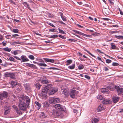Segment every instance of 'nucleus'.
Instances as JSON below:
<instances>
[{"mask_svg":"<svg viewBox=\"0 0 123 123\" xmlns=\"http://www.w3.org/2000/svg\"><path fill=\"white\" fill-rule=\"evenodd\" d=\"M52 85L51 84H48L46 85L45 87H43L41 92V94L42 96H45L48 92H49V95L53 94L55 92L57 91L58 89L57 88H52Z\"/></svg>","mask_w":123,"mask_h":123,"instance_id":"nucleus-1","label":"nucleus"},{"mask_svg":"<svg viewBox=\"0 0 123 123\" xmlns=\"http://www.w3.org/2000/svg\"><path fill=\"white\" fill-rule=\"evenodd\" d=\"M19 102L18 106L19 109L21 110L24 111L26 108V104L25 101V97L22 96L20 97Z\"/></svg>","mask_w":123,"mask_h":123,"instance_id":"nucleus-2","label":"nucleus"},{"mask_svg":"<svg viewBox=\"0 0 123 123\" xmlns=\"http://www.w3.org/2000/svg\"><path fill=\"white\" fill-rule=\"evenodd\" d=\"M100 100L103 104H110L111 103L112 101L110 100L107 99L105 98L102 95H100Z\"/></svg>","mask_w":123,"mask_h":123,"instance_id":"nucleus-3","label":"nucleus"},{"mask_svg":"<svg viewBox=\"0 0 123 123\" xmlns=\"http://www.w3.org/2000/svg\"><path fill=\"white\" fill-rule=\"evenodd\" d=\"M60 101V99L59 98H52L49 99V102L51 104H54L57 103H59Z\"/></svg>","mask_w":123,"mask_h":123,"instance_id":"nucleus-4","label":"nucleus"},{"mask_svg":"<svg viewBox=\"0 0 123 123\" xmlns=\"http://www.w3.org/2000/svg\"><path fill=\"white\" fill-rule=\"evenodd\" d=\"M41 83L44 84H47L49 82L46 77L44 76H42L39 79Z\"/></svg>","mask_w":123,"mask_h":123,"instance_id":"nucleus-5","label":"nucleus"},{"mask_svg":"<svg viewBox=\"0 0 123 123\" xmlns=\"http://www.w3.org/2000/svg\"><path fill=\"white\" fill-rule=\"evenodd\" d=\"M55 108L57 110L65 111V107L63 106L62 105L59 104H56L55 105Z\"/></svg>","mask_w":123,"mask_h":123,"instance_id":"nucleus-6","label":"nucleus"},{"mask_svg":"<svg viewBox=\"0 0 123 123\" xmlns=\"http://www.w3.org/2000/svg\"><path fill=\"white\" fill-rule=\"evenodd\" d=\"M78 92L75 90H71L69 93L70 96L72 98H75Z\"/></svg>","mask_w":123,"mask_h":123,"instance_id":"nucleus-7","label":"nucleus"},{"mask_svg":"<svg viewBox=\"0 0 123 123\" xmlns=\"http://www.w3.org/2000/svg\"><path fill=\"white\" fill-rule=\"evenodd\" d=\"M8 95L7 92L5 91H4L3 92L0 94V99L1 100H3L4 98H6Z\"/></svg>","mask_w":123,"mask_h":123,"instance_id":"nucleus-8","label":"nucleus"},{"mask_svg":"<svg viewBox=\"0 0 123 123\" xmlns=\"http://www.w3.org/2000/svg\"><path fill=\"white\" fill-rule=\"evenodd\" d=\"M62 93L64 94L65 96L68 97V91L66 88H64V87L62 86L61 88Z\"/></svg>","mask_w":123,"mask_h":123,"instance_id":"nucleus-9","label":"nucleus"},{"mask_svg":"<svg viewBox=\"0 0 123 123\" xmlns=\"http://www.w3.org/2000/svg\"><path fill=\"white\" fill-rule=\"evenodd\" d=\"M115 88L116 91L117 92L118 94H121L123 92V88H120V87L117 86H115Z\"/></svg>","mask_w":123,"mask_h":123,"instance_id":"nucleus-10","label":"nucleus"},{"mask_svg":"<svg viewBox=\"0 0 123 123\" xmlns=\"http://www.w3.org/2000/svg\"><path fill=\"white\" fill-rule=\"evenodd\" d=\"M25 99L26 102V106L27 107H28L30 103L31 100L29 97L27 96H25Z\"/></svg>","mask_w":123,"mask_h":123,"instance_id":"nucleus-11","label":"nucleus"},{"mask_svg":"<svg viewBox=\"0 0 123 123\" xmlns=\"http://www.w3.org/2000/svg\"><path fill=\"white\" fill-rule=\"evenodd\" d=\"M12 107L15 110L18 114L20 115L22 114V112L19 110H18V108L15 105H13Z\"/></svg>","mask_w":123,"mask_h":123,"instance_id":"nucleus-12","label":"nucleus"},{"mask_svg":"<svg viewBox=\"0 0 123 123\" xmlns=\"http://www.w3.org/2000/svg\"><path fill=\"white\" fill-rule=\"evenodd\" d=\"M43 59L44 61L45 62H50L52 63H53L55 62V60L53 59L46 58H43Z\"/></svg>","mask_w":123,"mask_h":123,"instance_id":"nucleus-13","label":"nucleus"},{"mask_svg":"<svg viewBox=\"0 0 123 123\" xmlns=\"http://www.w3.org/2000/svg\"><path fill=\"white\" fill-rule=\"evenodd\" d=\"M110 11L108 8H104L103 10V12L104 14L105 13L106 14L109 15L110 13Z\"/></svg>","mask_w":123,"mask_h":123,"instance_id":"nucleus-14","label":"nucleus"},{"mask_svg":"<svg viewBox=\"0 0 123 123\" xmlns=\"http://www.w3.org/2000/svg\"><path fill=\"white\" fill-rule=\"evenodd\" d=\"M54 115L55 117H61L62 116V114L60 112L57 111L55 112Z\"/></svg>","mask_w":123,"mask_h":123,"instance_id":"nucleus-15","label":"nucleus"},{"mask_svg":"<svg viewBox=\"0 0 123 123\" xmlns=\"http://www.w3.org/2000/svg\"><path fill=\"white\" fill-rule=\"evenodd\" d=\"M100 91L102 92L103 93H106L108 94L109 93V91L108 89L105 88H102L101 90Z\"/></svg>","mask_w":123,"mask_h":123,"instance_id":"nucleus-16","label":"nucleus"},{"mask_svg":"<svg viewBox=\"0 0 123 123\" xmlns=\"http://www.w3.org/2000/svg\"><path fill=\"white\" fill-rule=\"evenodd\" d=\"M119 98V97L114 96L112 98V101L114 103H116L118 101Z\"/></svg>","mask_w":123,"mask_h":123,"instance_id":"nucleus-17","label":"nucleus"},{"mask_svg":"<svg viewBox=\"0 0 123 123\" xmlns=\"http://www.w3.org/2000/svg\"><path fill=\"white\" fill-rule=\"evenodd\" d=\"M21 59L22 60V61L23 62L28 61H29V60L25 56L22 55L21 56Z\"/></svg>","mask_w":123,"mask_h":123,"instance_id":"nucleus-18","label":"nucleus"},{"mask_svg":"<svg viewBox=\"0 0 123 123\" xmlns=\"http://www.w3.org/2000/svg\"><path fill=\"white\" fill-rule=\"evenodd\" d=\"M10 109L7 107H5V112L4 114L5 115H6L10 111Z\"/></svg>","mask_w":123,"mask_h":123,"instance_id":"nucleus-19","label":"nucleus"},{"mask_svg":"<svg viewBox=\"0 0 123 123\" xmlns=\"http://www.w3.org/2000/svg\"><path fill=\"white\" fill-rule=\"evenodd\" d=\"M24 86L26 90H29L31 88L30 85L29 84L26 83L24 85Z\"/></svg>","mask_w":123,"mask_h":123,"instance_id":"nucleus-20","label":"nucleus"},{"mask_svg":"<svg viewBox=\"0 0 123 123\" xmlns=\"http://www.w3.org/2000/svg\"><path fill=\"white\" fill-rule=\"evenodd\" d=\"M22 4L26 8H27L31 10V9L29 6V4L27 3L26 2H22Z\"/></svg>","mask_w":123,"mask_h":123,"instance_id":"nucleus-21","label":"nucleus"},{"mask_svg":"<svg viewBox=\"0 0 123 123\" xmlns=\"http://www.w3.org/2000/svg\"><path fill=\"white\" fill-rule=\"evenodd\" d=\"M34 86L37 89L39 90L42 85L38 83L34 84Z\"/></svg>","mask_w":123,"mask_h":123,"instance_id":"nucleus-22","label":"nucleus"},{"mask_svg":"<svg viewBox=\"0 0 123 123\" xmlns=\"http://www.w3.org/2000/svg\"><path fill=\"white\" fill-rule=\"evenodd\" d=\"M35 104L36 105L38 106L37 109L38 110L40 109L41 106V104L37 101L35 102Z\"/></svg>","mask_w":123,"mask_h":123,"instance_id":"nucleus-23","label":"nucleus"},{"mask_svg":"<svg viewBox=\"0 0 123 123\" xmlns=\"http://www.w3.org/2000/svg\"><path fill=\"white\" fill-rule=\"evenodd\" d=\"M98 121V119L93 118H92V123H97Z\"/></svg>","mask_w":123,"mask_h":123,"instance_id":"nucleus-24","label":"nucleus"},{"mask_svg":"<svg viewBox=\"0 0 123 123\" xmlns=\"http://www.w3.org/2000/svg\"><path fill=\"white\" fill-rule=\"evenodd\" d=\"M49 104L47 101H45L43 104V107L44 108H46L49 106Z\"/></svg>","mask_w":123,"mask_h":123,"instance_id":"nucleus-25","label":"nucleus"},{"mask_svg":"<svg viewBox=\"0 0 123 123\" xmlns=\"http://www.w3.org/2000/svg\"><path fill=\"white\" fill-rule=\"evenodd\" d=\"M73 31L74 32L76 33H77L78 34H79L83 36H84V35H85V34L83 33H82L81 32H80L78 31H77V30H73Z\"/></svg>","mask_w":123,"mask_h":123,"instance_id":"nucleus-26","label":"nucleus"},{"mask_svg":"<svg viewBox=\"0 0 123 123\" xmlns=\"http://www.w3.org/2000/svg\"><path fill=\"white\" fill-rule=\"evenodd\" d=\"M66 62L67 63L66 65L68 66L72 62V61L71 60H68Z\"/></svg>","mask_w":123,"mask_h":123,"instance_id":"nucleus-27","label":"nucleus"},{"mask_svg":"<svg viewBox=\"0 0 123 123\" xmlns=\"http://www.w3.org/2000/svg\"><path fill=\"white\" fill-rule=\"evenodd\" d=\"M11 73L9 72H6L4 74L5 76L6 77H10Z\"/></svg>","mask_w":123,"mask_h":123,"instance_id":"nucleus-28","label":"nucleus"},{"mask_svg":"<svg viewBox=\"0 0 123 123\" xmlns=\"http://www.w3.org/2000/svg\"><path fill=\"white\" fill-rule=\"evenodd\" d=\"M111 48L112 49H117V47L115 45H113V43H112L111 44Z\"/></svg>","mask_w":123,"mask_h":123,"instance_id":"nucleus-29","label":"nucleus"},{"mask_svg":"<svg viewBox=\"0 0 123 123\" xmlns=\"http://www.w3.org/2000/svg\"><path fill=\"white\" fill-rule=\"evenodd\" d=\"M78 67L79 70H81L84 68V66L83 65L80 64L78 66Z\"/></svg>","mask_w":123,"mask_h":123,"instance_id":"nucleus-30","label":"nucleus"},{"mask_svg":"<svg viewBox=\"0 0 123 123\" xmlns=\"http://www.w3.org/2000/svg\"><path fill=\"white\" fill-rule=\"evenodd\" d=\"M75 66V64H72V65L71 66H68V68L71 69H72L74 68Z\"/></svg>","mask_w":123,"mask_h":123,"instance_id":"nucleus-31","label":"nucleus"},{"mask_svg":"<svg viewBox=\"0 0 123 123\" xmlns=\"http://www.w3.org/2000/svg\"><path fill=\"white\" fill-rule=\"evenodd\" d=\"M37 64L39 65V66H46L47 65L45 63H37Z\"/></svg>","mask_w":123,"mask_h":123,"instance_id":"nucleus-32","label":"nucleus"},{"mask_svg":"<svg viewBox=\"0 0 123 123\" xmlns=\"http://www.w3.org/2000/svg\"><path fill=\"white\" fill-rule=\"evenodd\" d=\"M11 84L13 86H15L17 85V82L15 81H11Z\"/></svg>","mask_w":123,"mask_h":123,"instance_id":"nucleus-33","label":"nucleus"},{"mask_svg":"<svg viewBox=\"0 0 123 123\" xmlns=\"http://www.w3.org/2000/svg\"><path fill=\"white\" fill-rule=\"evenodd\" d=\"M10 78L12 79H14L15 78V76L14 74L13 73H10Z\"/></svg>","mask_w":123,"mask_h":123,"instance_id":"nucleus-34","label":"nucleus"},{"mask_svg":"<svg viewBox=\"0 0 123 123\" xmlns=\"http://www.w3.org/2000/svg\"><path fill=\"white\" fill-rule=\"evenodd\" d=\"M115 37L116 38L118 39H123V36H117L116 35H115Z\"/></svg>","mask_w":123,"mask_h":123,"instance_id":"nucleus-35","label":"nucleus"},{"mask_svg":"<svg viewBox=\"0 0 123 123\" xmlns=\"http://www.w3.org/2000/svg\"><path fill=\"white\" fill-rule=\"evenodd\" d=\"M11 49H9L8 47H6L4 48L3 50L8 52H10L11 50Z\"/></svg>","mask_w":123,"mask_h":123,"instance_id":"nucleus-36","label":"nucleus"},{"mask_svg":"<svg viewBox=\"0 0 123 123\" xmlns=\"http://www.w3.org/2000/svg\"><path fill=\"white\" fill-rule=\"evenodd\" d=\"M58 29L59 31V33L65 34V32L63 30L61 29L60 28H58Z\"/></svg>","mask_w":123,"mask_h":123,"instance_id":"nucleus-37","label":"nucleus"},{"mask_svg":"<svg viewBox=\"0 0 123 123\" xmlns=\"http://www.w3.org/2000/svg\"><path fill=\"white\" fill-rule=\"evenodd\" d=\"M107 89H109L111 91H113L114 90V88L111 87L110 86H108L107 87Z\"/></svg>","mask_w":123,"mask_h":123,"instance_id":"nucleus-38","label":"nucleus"},{"mask_svg":"<svg viewBox=\"0 0 123 123\" xmlns=\"http://www.w3.org/2000/svg\"><path fill=\"white\" fill-rule=\"evenodd\" d=\"M29 57L32 60H33L35 58L34 56L31 55H30L29 56Z\"/></svg>","mask_w":123,"mask_h":123,"instance_id":"nucleus-39","label":"nucleus"},{"mask_svg":"<svg viewBox=\"0 0 123 123\" xmlns=\"http://www.w3.org/2000/svg\"><path fill=\"white\" fill-rule=\"evenodd\" d=\"M12 31L14 33H18V30L17 29H13Z\"/></svg>","mask_w":123,"mask_h":123,"instance_id":"nucleus-40","label":"nucleus"},{"mask_svg":"<svg viewBox=\"0 0 123 123\" xmlns=\"http://www.w3.org/2000/svg\"><path fill=\"white\" fill-rule=\"evenodd\" d=\"M27 64H28V66L29 67H30L34 68L35 66V65L33 64H31L29 63H28Z\"/></svg>","mask_w":123,"mask_h":123,"instance_id":"nucleus-41","label":"nucleus"},{"mask_svg":"<svg viewBox=\"0 0 123 123\" xmlns=\"http://www.w3.org/2000/svg\"><path fill=\"white\" fill-rule=\"evenodd\" d=\"M58 36L60 38H62L64 39H65L66 38V37H65L61 35H59Z\"/></svg>","mask_w":123,"mask_h":123,"instance_id":"nucleus-42","label":"nucleus"},{"mask_svg":"<svg viewBox=\"0 0 123 123\" xmlns=\"http://www.w3.org/2000/svg\"><path fill=\"white\" fill-rule=\"evenodd\" d=\"M58 36L56 35H54L52 36H50V37H49L50 38H55L57 37H58Z\"/></svg>","mask_w":123,"mask_h":123,"instance_id":"nucleus-43","label":"nucleus"},{"mask_svg":"<svg viewBox=\"0 0 123 123\" xmlns=\"http://www.w3.org/2000/svg\"><path fill=\"white\" fill-rule=\"evenodd\" d=\"M15 96L14 95H11V98L13 100H15Z\"/></svg>","mask_w":123,"mask_h":123,"instance_id":"nucleus-44","label":"nucleus"},{"mask_svg":"<svg viewBox=\"0 0 123 123\" xmlns=\"http://www.w3.org/2000/svg\"><path fill=\"white\" fill-rule=\"evenodd\" d=\"M49 32H55L56 31L55 30V29H49Z\"/></svg>","mask_w":123,"mask_h":123,"instance_id":"nucleus-45","label":"nucleus"},{"mask_svg":"<svg viewBox=\"0 0 123 123\" xmlns=\"http://www.w3.org/2000/svg\"><path fill=\"white\" fill-rule=\"evenodd\" d=\"M118 64L116 62H113L112 63V65L114 66H117L118 65Z\"/></svg>","mask_w":123,"mask_h":123,"instance_id":"nucleus-46","label":"nucleus"},{"mask_svg":"<svg viewBox=\"0 0 123 123\" xmlns=\"http://www.w3.org/2000/svg\"><path fill=\"white\" fill-rule=\"evenodd\" d=\"M9 60L11 61H14L15 59L13 57H11L9 58Z\"/></svg>","mask_w":123,"mask_h":123,"instance_id":"nucleus-47","label":"nucleus"},{"mask_svg":"<svg viewBox=\"0 0 123 123\" xmlns=\"http://www.w3.org/2000/svg\"><path fill=\"white\" fill-rule=\"evenodd\" d=\"M41 115L44 118L45 117V114L43 112H41Z\"/></svg>","mask_w":123,"mask_h":123,"instance_id":"nucleus-48","label":"nucleus"},{"mask_svg":"<svg viewBox=\"0 0 123 123\" xmlns=\"http://www.w3.org/2000/svg\"><path fill=\"white\" fill-rule=\"evenodd\" d=\"M106 62L107 63H109L111 62V61L109 59H107L106 60Z\"/></svg>","mask_w":123,"mask_h":123,"instance_id":"nucleus-49","label":"nucleus"},{"mask_svg":"<svg viewBox=\"0 0 123 123\" xmlns=\"http://www.w3.org/2000/svg\"><path fill=\"white\" fill-rule=\"evenodd\" d=\"M62 20L64 21H66L67 20L65 18V16H64L62 17L61 18Z\"/></svg>","mask_w":123,"mask_h":123,"instance_id":"nucleus-50","label":"nucleus"},{"mask_svg":"<svg viewBox=\"0 0 123 123\" xmlns=\"http://www.w3.org/2000/svg\"><path fill=\"white\" fill-rule=\"evenodd\" d=\"M48 17L49 18H52L53 17V15L51 13H49L48 14Z\"/></svg>","mask_w":123,"mask_h":123,"instance_id":"nucleus-51","label":"nucleus"},{"mask_svg":"<svg viewBox=\"0 0 123 123\" xmlns=\"http://www.w3.org/2000/svg\"><path fill=\"white\" fill-rule=\"evenodd\" d=\"M85 77L88 80H89L90 79V77L88 76L85 75Z\"/></svg>","mask_w":123,"mask_h":123,"instance_id":"nucleus-52","label":"nucleus"},{"mask_svg":"<svg viewBox=\"0 0 123 123\" xmlns=\"http://www.w3.org/2000/svg\"><path fill=\"white\" fill-rule=\"evenodd\" d=\"M68 41H69L71 42H75V40L71 39H68Z\"/></svg>","mask_w":123,"mask_h":123,"instance_id":"nucleus-53","label":"nucleus"},{"mask_svg":"<svg viewBox=\"0 0 123 123\" xmlns=\"http://www.w3.org/2000/svg\"><path fill=\"white\" fill-rule=\"evenodd\" d=\"M86 51L87 53L89 54L92 56L93 57H94V56L93 55H92L91 53H90L88 51L86 50Z\"/></svg>","mask_w":123,"mask_h":123,"instance_id":"nucleus-54","label":"nucleus"},{"mask_svg":"<svg viewBox=\"0 0 123 123\" xmlns=\"http://www.w3.org/2000/svg\"><path fill=\"white\" fill-rule=\"evenodd\" d=\"M14 57L16 59H17L18 60H21V59H20V58H19L17 56H14Z\"/></svg>","mask_w":123,"mask_h":123,"instance_id":"nucleus-55","label":"nucleus"},{"mask_svg":"<svg viewBox=\"0 0 123 123\" xmlns=\"http://www.w3.org/2000/svg\"><path fill=\"white\" fill-rule=\"evenodd\" d=\"M109 2L112 5L114 3L112 2V0H108Z\"/></svg>","mask_w":123,"mask_h":123,"instance_id":"nucleus-56","label":"nucleus"},{"mask_svg":"<svg viewBox=\"0 0 123 123\" xmlns=\"http://www.w3.org/2000/svg\"><path fill=\"white\" fill-rule=\"evenodd\" d=\"M118 33V31H111V34H113L114 33Z\"/></svg>","mask_w":123,"mask_h":123,"instance_id":"nucleus-57","label":"nucleus"},{"mask_svg":"<svg viewBox=\"0 0 123 123\" xmlns=\"http://www.w3.org/2000/svg\"><path fill=\"white\" fill-rule=\"evenodd\" d=\"M14 54L15 55H17L18 53L16 51H13Z\"/></svg>","mask_w":123,"mask_h":123,"instance_id":"nucleus-58","label":"nucleus"},{"mask_svg":"<svg viewBox=\"0 0 123 123\" xmlns=\"http://www.w3.org/2000/svg\"><path fill=\"white\" fill-rule=\"evenodd\" d=\"M104 70L105 71H106L108 70V69L106 67H104Z\"/></svg>","mask_w":123,"mask_h":123,"instance_id":"nucleus-59","label":"nucleus"},{"mask_svg":"<svg viewBox=\"0 0 123 123\" xmlns=\"http://www.w3.org/2000/svg\"><path fill=\"white\" fill-rule=\"evenodd\" d=\"M49 25H50V26H52L53 27H55V26L53 24H52L51 23H50L49 24Z\"/></svg>","mask_w":123,"mask_h":123,"instance_id":"nucleus-60","label":"nucleus"},{"mask_svg":"<svg viewBox=\"0 0 123 123\" xmlns=\"http://www.w3.org/2000/svg\"><path fill=\"white\" fill-rule=\"evenodd\" d=\"M14 21H16L17 22H20V21L19 20H17L16 19H14Z\"/></svg>","mask_w":123,"mask_h":123,"instance_id":"nucleus-61","label":"nucleus"},{"mask_svg":"<svg viewBox=\"0 0 123 123\" xmlns=\"http://www.w3.org/2000/svg\"><path fill=\"white\" fill-rule=\"evenodd\" d=\"M39 62H44V61H43L42 60V59H39Z\"/></svg>","mask_w":123,"mask_h":123,"instance_id":"nucleus-62","label":"nucleus"},{"mask_svg":"<svg viewBox=\"0 0 123 123\" xmlns=\"http://www.w3.org/2000/svg\"><path fill=\"white\" fill-rule=\"evenodd\" d=\"M2 43L3 44V46H6V43H5L4 42H2Z\"/></svg>","mask_w":123,"mask_h":123,"instance_id":"nucleus-63","label":"nucleus"},{"mask_svg":"<svg viewBox=\"0 0 123 123\" xmlns=\"http://www.w3.org/2000/svg\"><path fill=\"white\" fill-rule=\"evenodd\" d=\"M119 11L120 14L122 15H123V12L120 9H119Z\"/></svg>","mask_w":123,"mask_h":123,"instance_id":"nucleus-64","label":"nucleus"}]
</instances>
